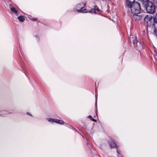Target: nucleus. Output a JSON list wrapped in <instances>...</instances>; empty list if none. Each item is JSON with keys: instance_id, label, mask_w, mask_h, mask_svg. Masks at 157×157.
I'll use <instances>...</instances> for the list:
<instances>
[{"instance_id": "12", "label": "nucleus", "mask_w": 157, "mask_h": 157, "mask_svg": "<svg viewBox=\"0 0 157 157\" xmlns=\"http://www.w3.org/2000/svg\"><path fill=\"white\" fill-rule=\"evenodd\" d=\"M47 120L49 122H54L55 119L50 118H47Z\"/></svg>"}, {"instance_id": "14", "label": "nucleus", "mask_w": 157, "mask_h": 157, "mask_svg": "<svg viewBox=\"0 0 157 157\" xmlns=\"http://www.w3.org/2000/svg\"><path fill=\"white\" fill-rule=\"evenodd\" d=\"M153 3L155 6L157 8V0H154Z\"/></svg>"}, {"instance_id": "2", "label": "nucleus", "mask_w": 157, "mask_h": 157, "mask_svg": "<svg viewBox=\"0 0 157 157\" xmlns=\"http://www.w3.org/2000/svg\"><path fill=\"white\" fill-rule=\"evenodd\" d=\"M146 10L148 13H153L155 12V6L152 3L149 2L146 7Z\"/></svg>"}, {"instance_id": "8", "label": "nucleus", "mask_w": 157, "mask_h": 157, "mask_svg": "<svg viewBox=\"0 0 157 157\" xmlns=\"http://www.w3.org/2000/svg\"><path fill=\"white\" fill-rule=\"evenodd\" d=\"M133 17L135 18L136 20H139L142 19L143 18H144V16L140 15H135Z\"/></svg>"}, {"instance_id": "9", "label": "nucleus", "mask_w": 157, "mask_h": 157, "mask_svg": "<svg viewBox=\"0 0 157 157\" xmlns=\"http://www.w3.org/2000/svg\"><path fill=\"white\" fill-rule=\"evenodd\" d=\"M54 122L61 124H62L64 123V122L63 121L58 119H55Z\"/></svg>"}, {"instance_id": "18", "label": "nucleus", "mask_w": 157, "mask_h": 157, "mask_svg": "<svg viewBox=\"0 0 157 157\" xmlns=\"http://www.w3.org/2000/svg\"><path fill=\"white\" fill-rule=\"evenodd\" d=\"M36 19L34 18L33 19V20H35Z\"/></svg>"}, {"instance_id": "5", "label": "nucleus", "mask_w": 157, "mask_h": 157, "mask_svg": "<svg viewBox=\"0 0 157 157\" xmlns=\"http://www.w3.org/2000/svg\"><path fill=\"white\" fill-rule=\"evenodd\" d=\"M135 0H126V4L128 7H131V6L136 2Z\"/></svg>"}, {"instance_id": "13", "label": "nucleus", "mask_w": 157, "mask_h": 157, "mask_svg": "<svg viewBox=\"0 0 157 157\" xmlns=\"http://www.w3.org/2000/svg\"><path fill=\"white\" fill-rule=\"evenodd\" d=\"M88 117L89 118H90L91 120H92L93 121H96L95 119H93V117H92L90 115Z\"/></svg>"}, {"instance_id": "11", "label": "nucleus", "mask_w": 157, "mask_h": 157, "mask_svg": "<svg viewBox=\"0 0 157 157\" xmlns=\"http://www.w3.org/2000/svg\"><path fill=\"white\" fill-rule=\"evenodd\" d=\"M18 19L21 22H22L25 20V18L24 16H20L18 17Z\"/></svg>"}, {"instance_id": "16", "label": "nucleus", "mask_w": 157, "mask_h": 157, "mask_svg": "<svg viewBox=\"0 0 157 157\" xmlns=\"http://www.w3.org/2000/svg\"><path fill=\"white\" fill-rule=\"evenodd\" d=\"M94 10H96L98 11H99V9L97 7H95V8L94 9Z\"/></svg>"}, {"instance_id": "6", "label": "nucleus", "mask_w": 157, "mask_h": 157, "mask_svg": "<svg viewBox=\"0 0 157 157\" xmlns=\"http://www.w3.org/2000/svg\"><path fill=\"white\" fill-rule=\"evenodd\" d=\"M144 18V20L147 22V23H148L149 21H151L152 20V17L150 16L147 15Z\"/></svg>"}, {"instance_id": "17", "label": "nucleus", "mask_w": 157, "mask_h": 157, "mask_svg": "<svg viewBox=\"0 0 157 157\" xmlns=\"http://www.w3.org/2000/svg\"><path fill=\"white\" fill-rule=\"evenodd\" d=\"M27 114L28 115H31L30 114H29V113H27Z\"/></svg>"}, {"instance_id": "1", "label": "nucleus", "mask_w": 157, "mask_h": 157, "mask_svg": "<svg viewBox=\"0 0 157 157\" xmlns=\"http://www.w3.org/2000/svg\"><path fill=\"white\" fill-rule=\"evenodd\" d=\"M128 7L130 8L132 13L133 14H138L140 11V5L138 2H134L131 7Z\"/></svg>"}, {"instance_id": "4", "label": "nucleus", "mask_w": 157, "mask_h": 157, "mask_svg": "<svg viewBox=\"0 0 157 157\" xmlns=\"http://www.w3.org/2000/svg\"><path fill=\"white\" fill-rule=\"evenodd\" d=\"M129 39L131 42H132L133 44H135L136 43V46L138 47L137 40H136V37L135 35H131L129 37Z\"/></svg>"}, {"instance_id": "10", "label": "nucleus", "mask_w": 157, "mask_h": 157, "mask_svg": "<svg viewBox=\"0 0 157 157\" xmlns=\"http://www.w3.org/2000/svg\"><path fill=\"white\" fill-rule=\"evenodd\" d=\"M109 145L111 148H114L116 146V144L113 141L110 143Z\"/></svg>"}, {"instance_id": "7", "label": "nucleus", "mask_w": 157, "mask_h": 157, "mask_svg": "<svg viewBox=\"0 0 157 157\" xmlns=\"http://www.w3.org/2000/svg\"><path fill=\"white\" fill-rule=\"evenodd\" d=\"M10 10L16 15L18 14V13L17 10L15 8L13 7H10Z\"/></svg>"}, {"instance_id": "15", "label": "nucleus", "mask_w": 157, "mask_h": 157, "mask_svg": "<svg viewBox=\"0 0 157 157\" xmlns=\"http://www.w3.org/2000/svg\"><path fill=\"white\" fill-rule=\"evenodd\" d=\"M153 20L155 22H157V13L156 14L155 17L154 18Z\"/></svg>"}, {"instance_id": "3", "label": "nucleus", "mask_w": 157, "mask_h": 157, "mask_svg": "<svg viewBox=\"0 0 157 157\" xmlns=\"http://www.w3.org/2000/svg\"><path fill=\"white\" fill-rule=\"evenodd\" d=\"M85 6V5L84 3H81V4H78L77 5L76 7L78 9L77 11L78 12H82V13H86L88 12L86 11V10L84 9L82 10H81L84 8Z\"/></svg>"}]
</instances>
